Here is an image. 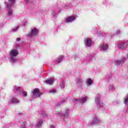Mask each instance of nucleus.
<instances>
[{
	"label": "nucleus",
	"mask_w": 128,
	"mask_h": 128,
	"mask_svg": "<svg viewBox=\"0 0 128 128\" xmlns=\"http://www.w3.org/2000/svg\"><path fill=\"white\" fill-rule=\"evenodd\" d=\"M76 82L78 86H82V80L80 78H77L76 79Z\"/></svg>",
	"instance_id": "dca6fc26"
},
{
	"label": "nucleus",
	"mask_w": 128,
	"mask_h": 128,
	"mask_svg": "<svg viewBox=\"0 0 128 128\" xmlns=\"http://www.w3.org/2000/svg\"><path fill=\"white\" fill-rule=\"evenodd\" d=\"M43 123L44 120H42V119H38L36 121V126H37V128H40L42 126V125Z\"/></svg>",
	"instance_id": "ddd939ff"
},
{
	"label": "nucleus",
	"mask_w": 128,
	"mask_h": 128,
	"mask_svg": "<svg viewBox=\"0 0 128 128\" xmlns=\"http://www.w3.org/2000/svg\"><path fill=\"white\" fill-rule=\"evenodd\" d=\"M50 128H54L55 127H54V126L50 124Z\"/></svg>",
	"instance_id": "7c9ffc66"
},
{
	"label": "nucleus",
	"mask_w": 128,
	"mask_h": 128,
	"mask_svg": "<svg viewBox=\"0 0 128 128\" xmlns=\"http://www.w3.org/2000/svg\"><path fill=\"white\" fill-rule=\"evenodd\" d=\"M56 114H58L60 116V118H62L63 120L68 118L70 116V109L66 108L63 112V114L60 112H56Z\"/></svg>",
	"instance_id": "7ed1b4c3"
},
{
	"label": "nucleus",
	"mask_w": 128,
	"mask_h": 128,
	"mask_svg": "<svg viewBox=\"0 0 128 128\" xmlns=\"http://www.w3.org/2000/svg\"><path fill=\"white\" fill-rule=\"evenodd\" d=\"M38 34V30L36 28H31L30 32L26 36L28 38H34V36H36Z\"/></svg>",
	"instance_id": "20e7f679"
},
{
	"label": "nucleus",
	"mask_w": 128,
	"mask_h": 128,
	"mask_svg": "<svg viewBox=\"0 0 128 128\" xmlns=\"http://www.w3.org/2000/svg\"><path fill=\"white\" fill-rule=\"evenodd\" d=\"M101 122H102V121L100 120V119L98 118L96 116L94 118L93 121L90 124V126H94V124H101Z\"/></svg>",
	"instance_id": "0eeeda50"
},
{
	"label": "nucleus",
	"mask_w": 128,
	"mask_h": 128,
	"mask_svg": "<svg viewBox=\"0 0 128 128\" xmlns=\"http://www.w3.org/2000/svg\"><path fill=\"white\" fill-rule=\"evenodd\" d=\"M26 123L23 122L21 126H20V128H26Z\"/></svg>",
	"instance_id": "bb28decb"
},
{
	"label": "nucleus",
	"mask_w": 128,
	"mask_h": 128,
	"mask_svg": "<svg viewBox=\"0 0 128 128\" xmlns=\"http://www.w3.org/2000/svg\"><path fill=\"white\" fill-rule=\"evenodd\" d=\"M112 90H114V85H110L108 86V91L112 92Z\"/></svg>",
	"instance_id": "b1692460"
},
{
	"label": "nucleus",
	"mask_w": 128,
	"mask_h": 128,
	"mask_svg": "<svg viewBox=\"0 0 128 128\" xmlns=\"http://www.w3.org/2000/svg\"><path fill=\"white\" fill-rule=\"evenodd\" d=\"M56 12H56V11L52 12V14L53 18H56Z\"/></svg>",
	"instance_id": "cd10ccee"
},
{
	"label": "nucleus",
	"mask_w": 128,
	"mask_h": 128,
	"mask_svg": "<svg viewBox=\"0 0 128 128\" xmlns=\"http://www.w3.org/2000/svg\"><path fill=\"white\" fill-rule=\"evenodd\" d=\"M18 102H20V100L16 98H12L11 100V104H18Z\"/></svg>",
	"instance_id": "4be33fe9"
},
{
	"label": "nucleus",
	"mask_w": 128,
	"mask_h": 128,
	"mask_svg": "<svg viewBox=\"0 0 128 128\" xmlns=\"http://www.w3.org/2000/svg\"><path fill=\"white\" fill-rule=\"evenodd\" d=\"M124 44H126H126H128V41H127V42H124Z\"/></svg>",
	"instance_id": "72a5a7b5"
},
{
	"label": "nucleus",
	"mask_w": 128,
	"mask_h": 128,
	"mask_svg": "<svg viewBox=\"0 0 128 128\" xmlns=\"http://www.w3.org/2000/svg\"><path fill=\"white\" fill-rule=\"evenodd\" d=\"M99 48L101 52H106L108 48V46L106 44H101L99 46Z\"/></svg>",
	"instance_id": "1a4fd4ad"
},
{
	"label": "nucleus",
	"mask_w": 128,
	"mask_h": 128,
	"mask_svg": "<svg viewBox=\"0 0 128 128\" xmlns=\"http://www.w3.org/2000/svg\"><path fill=\"white\" fill-rule=\"evenodd\" d=\"M65 8H66V9L68 8V5L65 6Z\"/></svg>",
	"instance_id": "473e14b6"
},
{
	"label": "nucleus",
	"mask_w": 128,
	"mask_h": 128,
	"mask_svg": "<svg viewBox=\"0 0 128 128\" xmlns=\"http://www.w3.org/2000/svg\"><path fill=\"white\" fill-rule=\"evenodd\" d=\"M88 100V98L84 97L82 96L80 99H74L73 100V102H81V104H84V102H86Z\"/></svg>",
	"instance_id": "6e6552de"
},
{
	"label": "nucleus",
	"mask_w": 128,
	"mask_h": 128,
	"mask_svg": "<svg viewBox=\"0 0 128 128\" xmlns=\"http://www.w3.org/2000/svg\"><path fill=\"white\" fill-rule=\"evenodd\" d=\"M16 46L17 48H18V46H20V45L18 44H17L16 45Z\"/></svg>",
	"instance_id": "f704fd0d"
},
{
	"label": "nucleus",
	"mask_w": 128,
	"mask_h": 128,
	"mask_svg": "<svg viewBox=\"0 0 128 128\" xmlns=\"http://www.w3.org/2000/svg\"><path fill=\"white\" fill-rule=\"evenodd\" d=\"M22 96H28V92H26V91L23 90L22 92Z\"/></svg>",
	"instance_id": "a878e982"
},
{
	"label": "nucleus",
	"mask_w": 128,
	"mask_h": 128,
	"mask_svg": "<svg viewBox=\"0 0 128 128\" xmlns=\"http://www.w3.org/2000/svg\"><path fill=\"white\" fill-rule=\"evenodd\" d=\"M92 40H90V38H88L84 40V44L86 46H92Z\"/></svg>",
	"instance_id": "9d476101"
},
{
	"label": "nucleus",
	"mask_w": 128,
	"mask_h": 128,
	"mask_svg": "<svg viewBox=\"0 0 128 128\" xmlns=\"http://www.w3.org/2000/svg\"><path fill=\"white\" fill-rule=\"evenodd\" d=\"M18 54V50L13 49L10 52V62L11 64H14L16 62V56Z\"/></svg>",
	"instance_id": "f257e3e1"
},
{
	"label": "nucleus",
	"mask_w": 128,
	"mask_h": 128,
	"mask_svg": "<svg viewBox=\"0 0 128 128\" xmlns=\"http://www.w3.org/2000/svg\"><path fill=\"white\" fill-rule=\"evenodd\" d=\"M62 60H64V56H60L58 58H56L55 62H56V64H60V62H62Z\"/></svg>",
	"instance_id": "4468645a"
},
{
	"label": "nucleus",
	"mask_w": 128,
	"mask_h": 128,
	"mask_svg": "<svg viewBox=\"0 0 128 128\" xmlns=\"http://www.w3.org/2000/svg\"><path fill=\"white\" fill-rule=\"evenodd\" d=\"M112 78V75H106L104 77V80H105L106 82H108L110 78Z\"/></svg>",
	"instance_id": "412c9836"
},
{
	"label": "nucleus",
	"mask_w": 128,
	"mask_h": 128,
	"mask_svg": "<svg viewBox=\"0 0 128 128\" xmlns=\"http://www.w3.org/2000/svg\"><path fill=\"white\" fill-rule=\"evenodd\" d=\"M14 92H19L20 91L22 90V88L18 86H14Z\"/></svg>",
	"instance_id": "f3484780"
},
{
	"label": "nucleus",
	"mask_w": 128,
	"mask_h": 128,
	"mask_svg": "<svg viewBox=\"0 0 128 128\" xmlns=\"http://www.w3.org/2000/svg\"><path fill=\"white\" fill-rule=\"evenodd\" d=\"M8 2L10 4L7 3L6 2H4V4L6 6V8L8 12V16H12V12L10 11L12 10V6L16 2V0H8Z\"/></svg>",
	"instance_id": "f03ea898"
},
{
	"label": "nucleus",
	"mask_w": 128,
	"mask_h": 128,
	"mask_svg": "<svg viewBox=\"0 0 128 128\" xmlns=\"http://www.w3.org/2000/svg\"><path fill=\"white\" fill-rule=\"evenodd\" d=\"M54 79H50L48 80H46L45 81H44V82L46 84H49L50 86H52L54 84Z\"/></svg>",
	"instance_id": "2eb2a0df"
},
{
	"label": "nucleus",
	"mask_w": 128,
	"mask_h": 128,
	"mask_svg": "<svg viewBox=\"0 0 128 128\" xmlns=\"http://www.w3.org/2000/svg\"><path fill=\"white\" fill-rule=\"evenodd\" d=\"M117 34H120V30L117 31Z\"/></svg>",
	"instance_id": "c9c22d12"
},
{
	"label": "nucleus",
	"mask_w": 128,
	"mask_h": 128,
	"mask_svg": "<svg viewBox=\"0 0 128 128\" xmlns=\"http://www.w3.org/2000/svg\"><path fill=\"white\" fill-rule=\"evenodd\" d=\"M95 102L98 108H100L104 104V103L100 101V95L98 94L96 96Z\"/></svg>",
	"instance_id": "39448f33"
},
{
	"label": "nucleus",
	"mask_w": 128,
	"mask_h": 128,
	"mask_svg": "<svg viewBox=\"0 0 128 128\" xmlns=\"http://www.w3.org/2000/svg\"><path fill=\"white\" fill-rule=\"evenodd\" d=\"M66 84L64 83V82L62 81V82H60V86L61 88H64V86Z\"/></svg>",
	"instance_id": "5701e85b"
},
{
	"label": "nucleus",
	"mask_w": 128,
	"mask_h": 128,
	"mask_svg": "<svg viewBox=\"0 0 128 128\" xmlns=\"http://www.w3.org/2000/svg\"><path fill=\"white\" fill-rule=\"evenodd\" d=\"M49 94H54L55 92H56V90L54 89H52L51 90H50L48 91Z\"/></svg>",
	"instance_id": "393cba45"
},
{
	"label": "nucleus",
	"mask_w": 128,
	"mask_h": 128,
	"mask_svg": "<svg viewBox=\"0 0 128 128\" xmlns=\"http://www.w3.org/2000/svg\"><path fill=\"white\" fill-rule=\"evenodd\" d=\"M26 2H28V0H25Z\"/></svg>",
	"instance_id": "4c0bfd02"
},
{
	"label": "nucleus",
	"mask_w": 128,
	"mask_h": 128,
	"mask_svg": "<svg viewBox=\"0 0 128 128\" xmlns=\"http://www.w3.org/2000/svg\"><path fill=\"white\" fill-rule=\"evenodd\" d=\"M64 100H63V101H62V102H61V104H62L63 102H64Z\"/></svg>",
	"instance_id": "e433bc0d"
},
{
	"label": "nucleus",
	"mask_w": 128,
	"mask_h": 128,
	"mask_svg": "<svg viewBox=\"0 0 128 128\" xmlns=\"http://www.w3.org/2000/svg\"><path fill=\"white\" fill-rule=\"evenodd\" d=\"M126 60V58L122 57L120 60H117L115 61V64L116 66H120V64H122L124 61Z\"/></svg>",
	"instance_id": "9b49d317"
},
{
	"label": "nucleus",
	"mask_w": 128,
	"mask_h": 128,
	"mask_svg": "<svg viewBox=\"0 0 128 128\" xmlns=\"http://www.w3.org/2000/svg\"><path fill=\"white\" fill-rule=\"evenodd\" d=\"M74 20H76V17L74 16H71L68 17L65 20L66 22H72Z\"/></svg>",
	"instance_id": "f8f14e48"
},
{
	"label": "nucleus",
	"mask_w": 128,
	"mask_h": 128,
	"mask_svg": "<svg viewBox=\"0 0 128 128\" xmlns=\"http://www.w3.org/2000/svg\"><path fill=\"white\" fill-rule=\"evenodd\" d=\"M124 104L128 108V95H126V97L124 98Z\"/></svg>",
	"instance_id": "6ab92c4d"
},
{
	"label": "nucleus",
	"mask_w": 128,
	"mask_h": 128,
	"mask_svg": "<svg viewBox=\"0 0 128 128\" xmlns=\"http://www.w3.org/2000/svg\"><path fill=\"white\" fill-rule=\"evenodd\" d=\"M60 104H58V106H60Z\"/></svg>",
	"instance_id": "58836bf2"
},
{
	"label": "nucleus",
	"mask_w": 128,
	"mask_h": 128,
	"mask_svg": "<svg viewBox=\"0 0 128 128\" xmlns=\"http://www.w3.org/2000/svg\"><path fill=\"white\" fill-rule=\"evenodd\" d=\"M18 30V27H16L14 29H13V32H16Z\"/></svg>",
	"instance_id": "c756f323"
},
{
	"label": "nucleus",
	"mask_w": 128,
	"mask_h": 128,
	"mask_svg": "<svg viewBox=\"0 0 128 128\" xmlns=\"http://www.w3.org/2000/svg\"><path fill=\"white\" fill-rule=\"evenodd\" d=\"M86 84H87V86H91L92 84V79L90 78H88V80H86Z\"/></svg>",
	"instance_id": "aec40b11"
},
{
	"label": "nucleus",
	"mask_w": 128,
	"mask_h": 128,
	"mask_svg": "<svg viewBox=\"0 0 128 128\" xmlns=\"http://www.w3.org/2000/svg\"><path fill=\"white\" fill-rule=\"evenodd\" d=\"M20 38H17L16 39V42H20Z\"/></svg>",
	"instance_id": "2f4dec72"
},
{
	"label": "nucleus",
	"mask_w": 128,
	"mask_h": 128,
	"mask_svg": "<svg viewBox=\"0 0 128 128\" xmlns=\"http://www.w3.org/2000/svg\"><path fill=\"white\" fill-rule=\"evenodd\" d=\"M32 93L34 98H40L42 94V93L40 92L39 88H34Z\"/></svg>",
	"instance_id": "423d86ee"
},
{
	"label": "nucleus",
	"mask_w": 128,
	"mask_h": 128,
	"mask_svg": "<svg viewBox=\"0 0 128 128\" xmlns=\"http://www.w3.org/2000/svg\"><path fill=\"white\" fill-rule=\"evenodd\" d=\"M118 46L120 48H126V43L122 42V43L119 44Z\"/></svg>",
	"instance_id": "a211bd4d"
},
{
	"label": "nucleus",
	"mask_w": 128,
	"mask_h": 128,
	"mask_svg": "<svg viewBox=\"0 0 128 128\" xmlns=\"http://www.w3.org/2000/svg\"><path fill=\"white\" fill-rule=\"evenodd\" d=\"M43 118H46L48 116V114L46 113H44L42 114Z\"/></svg>",
	"instance_id": "c85d7f7f"
}]
</instances>
